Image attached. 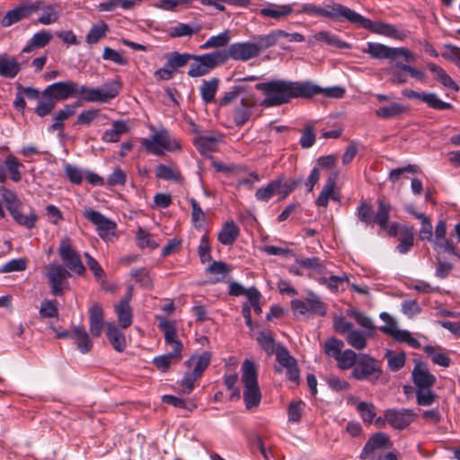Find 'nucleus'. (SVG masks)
<instances>
[{"label": "nucleus", "mask_w": 460, "mask_h": 460, "mask_svg": "<svg viewBox=\"0 0 460 460\" xmlns=\"http://www.w3.org/2000/svg\"><path fill=\"white\" fill-rule=\"evenodd\" d=\"M93 120H100V123L102 125H106L108 122V117L104 114H102L100 112V110H98V109H89V110L82 111L79 114L75 124L88 126Z\"/></svg>", "instance_id": "35"}, {"label": "nucleus", "mask_w": 460, "mask_h": 460, "mask_svg": "<svg viewBox=\"0 0 460 460\" xmlns=\"http://www.w3.org/2000/svg\"><path fill=\"white\" fill-rule=\"evenodd\" d=\"M231 40V33L228 30H225L217 35L211 36L205 43L200 46L202 49L223 48Z\"/></svg>", "instance_id": "45"}, {"label": "nucleus", "mask_w": 460, "mask_h": 460, "mask_svg": "<svg viewBox=\"0 0 460 460\" xmlns=\"http://www.w3.org/2000/svg\"><path fill=\"white\" fill-rule=\"evenodd\" d=\"M84 217L96 226L97 230H113L116 227L114 222L108 219L102 214L93 209H86Z\"/></svg>", "instance_id": "34"}, {"label": "nucleus", "mask_w": 460, "mask_h": 460, "mask_svg": "<svg viewBox=\"0 0 460 460\" xmlns=\"http://www.w3.org/2000/svg\"><path fill=\"white\" fill-rule=\"evenodd\" d=\"M220 139L219 136L207 135L198 137L194 144L200 154L209 155L217 148V144Z\"/></svg>", "instance_id": "32"}, {"label": "nucleus", "mask_w": 460, "mask_h": 460, "mask_svg": "<svg viewBox=\"0 0 460 460\" xmlns=\"http://www.w3.org/2000/svg\"><path fill=\"white\" fill-rule=\"evenodd\" d=\"M130 276L143 288L151 289L153 288V278L147 268L132 269Z\"/></svg>", "instance_id": "42"}, {"label": "nucleus", "mask_w": 460, "mask_h": 460, "mask_svg": "<svg viewBox=\"0 0 460 460\" xmlns=\"http://www.w3.org/2000/svg\"><path fill=\"white\" fill-rule=\"evenodd\" d=\"M431 388L415 389L416 402L419 406L428 407L437 401L438 394Z\"/></svg>", "instance_id": "46"}, {"label": "nucleus", "mask_w": 460, "mask_h": 460, "mask_svg": "<svg viewBox=\"0 0 460 460\" xmlns=\"http://www.w3.org/2000/svg\"><path fill=\"white\" fill-rule=\"evenodd\" d=\"M72 340L75 341L77 349L82 354H86L93 349V342L84 326H75L72 329Z\"/></svg>", "instance_id": "23"}, {"label": "nucleus", "mask_w": 460, "mask_h": 460, "mask_svg": "<svg viewBox=\"0 0 460 460\" xmlns=\"http://www.w3.org/2000/svg\"><path fill=\"white\" fill-rule=\"evenodd\" d=\"M80 84L73 81L57 82L49 84L43 91V96L54 101H65L78 95Z\"/></svg>", "instance_id": "13"}, {"label": "nucleus", "mask_w": 460, "mask_h": 460, "mask_svg": "<svg viewBox=\"0 0 460 460\" xmlns=\"http://www.w3.org/2000/svg\"><path fill=\"white\" fill-rule=\"evenodd\" d=\"M0 194H1L3 200L5 202L9 212H12L20 208L21 203H20L17 194L14 190H12L4 186H1L0 187Z\"/></svg>", "instance_id": "54"}, {"label": "nucleus", "mask_w": 460, "mask_h": 460, "mask_svg": "<svg viewBox=\"0 0 460 460\" xmlns=\"http://www.w3.org/2000/svg\"><path fill=\"white\" fill-rule=\"evenodd\" d=\"M379 317L385 324L378 329L386 335L391 336L398 342H402V330L398 329L397 322L386 312H382Z\"/></svg>", "instance_id": "27"}, {"label": "nucleus", "mask_w": 460, "mask_h": 460, "mask_svg": "<svg viewBox=\"0 0 460 460\" xmlns=\"http://www.w3.org/2000/svg\"><path fill=\"white\" fill-rule=\"evenodd\" d=\"M212 354L209 351H203L199 356H192L190 358H189L185 365L189 367H191V365L194 366L193 372L197 374V376H202L204 371L208 367L210 361H211Z\"/></svg>", "instance_id": "31"}, {"label": "nucleus", "mask_w": 460, "mask_h": 460, "mask_svg": "<svg viewBox=\"0 0 460 460\" xmlns=\"http://www.w3.org/2000/svg\"><path fill=\"white\" fill-rule=\"evenodd\" d=\"M5 166L10 173V178L14 182H18L22 179L20 169L23 167L22 164L13 155H9L5 159Z\"/></svg>", "instance_id": "51"}, {"label": "nucleus", "mask_w": 460, "mask_h": 460, "mask_svg": "<svg viewBox=\"0 0 460 460\" xmlns=\"http://www.w3.org/2000/svg\"><path fill=\"white\" fill-rule=\"evenodd\" d=\"M34 7L33 13L40 12L38 22L43 25H49L58 21L62 9L58 4H48L43 1L31 3Z\"/></svg>", "instance_id": "15"}, {"label": "nucleus", "mask_w": 460, "mask_h": 460, "mask_svg": "<svg viewBox=\"0 0 460 460\" xmlns=\"http://www.w3.org/2000/svg\"><path fill=\"white\" fill-rule=\"evenodd\" d=\"M257 341L267 355L270 356L275 353V340L270 332H260L257 337Z\"/></svg>", "instance_id": "53"}, {"label": "nucleus", "mask_w": 460, "mask_h": 460, "mask_svg": "<svg viewBox=\"0 0 460 460\" xmlns=\"http://www.w3.org/2000/svg\"><path fill=\"white\" fill-rule=\"evenodd\" d=\"M428 67L433 74L434 79L438 81L443 87L449 88L455 93L459 91V85L451 78L445 69L434 63H429Z\"/></svg>", "instance_id": "29"}, {"label": "nucleus", "mask_w": 460, "mask_h": 460, "mask_svg": "<svg viewBox=\"0 0 460 460\" xmlns=\"http://www.w3.org/2000/svg\"><path fill=\"white\" fill-rule=\"evenodd\" d=\"M266 98L262 105L266 107L279 106L294 98H310L321 92V87L310 82H294L288 80H272L255 85Z\"/></svg>", "instance_id": "1"}, {"label": "nucleus", "mask_w": 460, "mask_h": 460, "mask_svg": "<svg viewBox=\"0 0 460 460\" xmlns=\"http://www.w3.org/2000/svg\"><path fill=\"white\" fill-rule=\"evenodd\" d=\"M376 203L377 209L374 214V225H377L380 228L385 229L388 226V219L393 210L392 206L384 198H379Z\"/></svg>", "instance_id": "26"}, {"label": "nucleus", "mask_w": 460, "mask_h": 460, "mask_svg": "<svg viewBox=\"0 0 460 460\" xmlns=\"http://www.w3.org/2000/svg\"><path fill=\"white\" fill-rule=\"evenodd\" d=\"M358 358V355H357L355 351L348 349L343 350L335 360L340 369L347 370L356 366Z\"/></svg>", "instance_id": "47"}, {"label": "nucleus", "mask_w": 460, "mask_h": 460, "mask_svg": "<svg viewBox=\"0 0 460 460\" xmlns=\"http://www.w3.org/2000/svg\"><path fill=\"white\" fill-rule=\"evenodd\" d=\"M422 102L427 103L433 109L440 111L448 110L452 107L450 103L443 102L436 93H425L422 96Z\"/></svg>", "instance_id": "60"}, {"label": "nucleus", "mask_w": 460, "mask_h": 460, "mask_svg": "<svg viewBox=\"0 0 460 460\" xmlns=\"http://www.w3.org/2000/svg\"><path fill=\"white\" fill-rule=\"evenodd\" d=\"M358 217L360 221L367 223L368 226H374V214L369 204L362 202L357 209Z\"/></svg>", "instance_id": "62"}, {"label": "nucleus", "mask_w": 460, "mask_h": 460, "mask_svg": "<svg viewBox=\"0 0 460 460\" xmlns=\"http://www.w3.org/2000/svg\"><path fill=\"white\" fill-rule=\"evenodd\" d=\"M298 184L296 181H286L285 177L279 176L270 181L267 185L259 188L255 192V198L259 201L268 202L274 195L279 199H285Z\"/></svg>", "instance_id": "10"}, {"label": "nucleus", "mask_w": 460, "mask_h": 460, "mask_svg": "<svg viewBox=\"0 0 460 460\" xmlns=\"http://www.w3.org/2000/svg\"><path fill=\"white\" fill-rule=\"evenodd\" d=\"M109 31L108 25L104 22H99L93 24L86 35V42L88 44H96L102 39Z\"/></svg>", "instance_id": "48"}, {"label": "nucleus", "mask_w": 460, "mask_h": 460, "mask_svg": "<svg viewBox=\"0 0 460 460\" xmlns=\"http://www.w3.org/2000/svg\"><path fill=\"white\" fill-rule=\"evenodd\" d=\"M75 112L73 105L67 104L59 110L54 117V123L49 128V132L63 129L64 121L73 116Z\"/></svg>", "instance_id": "40"}, {"label": "nucleus", "mask_w": 460, "mask_h": 460, "mask_svg": "<svg viewBox=\"0 0 460 460\" xmlns=\"http://www.w3.org/2000/svg\"><path fill=\"white\" fill-rule=\"evenodd\" d=\"M347 342L356 349H363L367 345V340L363 332L352 330L347 335Z\"/></svg>", "instance_id": "58"}, {"label": "nucleus", "mask_w": 460, "mask_h": 460, "mask_svg": "<svg viewBox=\"0 0 460 460\" xmlns=\"http://www.w3.org/2000/svg\"><path fill=\"white\" fill-rule=\"evenodd\" d=\"M155 176L165 181H179L181 173L172 166L159 164L155 168Z\"/></svg>", "instance_id": "52"}, {"label": "nucleus", "mask_w": 460, "mask_h": 460, "mask_svg": "<svg viewBox=\"0 0 460 460\" xmlns=\"http://www.w3.org/2000/svg\"><path fill=\"white\" fill-rule=\"evenodd\" d=\"M382 372L381 366L376 358L368 354H359L350 376L358 381L375 383L380 378Z\"/></svg>", "instance_id": "9"}, {"label": "nucleus", "mask_w": 460, "mask_h": 460, "mask_svg": "<svg viewBox=\"0 0 460 460\" xmlns=\"http://www.w3.org/2000/svg\"><path fill=\"white\" fill-rule=\"evenodd\" d=\"M390 446L391 442L388 435L384 432L375 433L365 444L359 457L367 459L376 453L384 452L383 450L387 449Z\"/></svg>", "instance_id": "16"}, {"label": "nucleus", "mask_w": 460, "mask_h": 460, "mask_svg": "<svg viewBox=\"0 0 460 460\" xmlns=\"http://www.w3.org/2000/svg\"><path fill=\"white\" fill-rule=\"evenodd\" d=\"M241 373L245 408L247 410L256 408L261 400V392L258 383V367L253 361L246 358L242 364Z\"/></svg>", "instance_id": "4"}, {"label": "nucleus", "mask_w": 460, "mask_h": 460, "mask_svg": "<svg viewBox=\"0 0 460 460\" xmlns=\"http://www.w3.org/2000/svg\"><path fill=\"white\" fill-rule=\"evenodd\" d=\"M191 58V54L174 52L168 57L166 63L175 72L177 68L184 66Z\"/></svg>", "instance_id": "59"}, {"label": "nucleus", "mask_w": 460, "mask_h": 460, "mask_svg": "<svg viewBox=\"0 0 460 460\" xmlns=\"http://www.w3.org/2000/svg\"><path fill=\"white\" fill-rule=\"evenodd\" d=\"M131 290L132 287L128 288L127 296L120 299L119 304L115 306V312L117 314L118 322L119 325L124 329H127L132 323V310L129 305Z\"/></svg>", "instance_id": "22"}, {"label": "nucleus", "mask_w": 460, "mask_h": 460, "mask_svg": "<svg viewBox=\"0 0 460 460\" xmlns=\"http://www.w3.org/2000/svg\"><path fill=\"white\" fill-rule=\"evenodd\" d=\"M191 59H193V63L188 71L190 77L203 76L215 67L225 64L220 50L203 55H192Z\"/></svg>", "instance_id": "11"}, {"label": "nucleus", "mask_w": 460, "mask_h": 460, "mask_svg": "<svg viewBox=\"0 0 460 460\" xmlns=\"http://www.w3.org/2000/svg\"><path fill=\"white\" fill-rule=\"evenodd\" d=\"M415 389L432 387L436 383V376L429 373L426 364L417 362L411 373Z\"/></svg>", "instance_id": "20"}, {"label": "nucleus", "mask_w": 460, "mask_h": 460, "mask_svg": "<svg viewBox=\"0 0 460 460\" xmlns=\"http://www.w3.org/2000/svg\"><path fill=\"white\" fill-rule=\"evenodd\" d=\"M305 403L301 400L292 401L288 406V419L289 422L299 423L304 411Z\"/></svg>", "instance_id": "56"}, {"label": "nucleus", "mask_w": 460, "mask_h": 460, "mask_svg": "<svg viewBox=\"0 0 460 460\" xmlns=\"http://www.w3.org/2000/svg\"><path fill=\"white\" fill-rule=\"evenodd\" d=\"M68 277H70L69 271L62 265H52L49 268L48 279L51 286V293L54 296L62 295L64 285Z\"/></svg>", "instance_id": "18"}, {"label": "nucleus", "mask_w": 460, "mask_h": 460, "mask_svg": "<svg viewBox=\"0 0 460 460\" xmlns=\"http://www.w3.org/2000/svg\"><path fill=\"white\" fill-rule=\"evenodd\" d=\"M253 106L254 102L250 98L243 99L240 104L236 106L234 112V120L237 126H243L249 120Z\"/></svg>", "instance_id": "30"}, {"label": "nucleus", "mask_w": 460, "mask_h": 460, "mask_svg": "<svg viewBox=\"0 0 460 460\" xmlns=\"http://www.w3.org/2000/svg\"><path fill=\"white\" fill-rule=\"evenodd\" d=\"M349 314L355 319L358 324L365 328L367 336L375 337L376 335V327L372 319L358 310H351Z\"/></svg>", "instance_id": "41"}, {"label": "nucleus", "mask_w": 460, "mask_h": 460, "mask_svg": "<svg viewBox=\"0 0 460 460\" xmlns=\"http://www.w3.org/2000/svg\"><path fill=\"white\" fill-rule=\"evenodd\" d=\"M158 329L164 332L165 343L172 348L169 353L157 356L153 359L154 366L159 371L165 373L171 365L181 360L183 345L177 338V328L174 321L163 319L158 323Z\"/></svg>", "instance_id": "2"}, {"label": "nucleus", "mask_w": 460, "mask_h": 460, "mask_svg": "<svg viewBox=\"0 0 460 460\" xmlns=\"http://www.w3.org/2000/svg\"><path fill=\"white\" fill-rule=\"evenodd\" d=\"M424 351L431 358V360L434 364L447 367L450 365L449 357L438 351L435 347L432 346H424Z\"/></svg>", "instance_id": "55"}, {"label": "nucleus", "mask_w": 460, "mask_h": 460, "mask_svg": "<svg viewBox=\"0 0 460 460\" xmlns=\"http://www.w3.org/2000/svg\"><path fill=\"white\" fill-rule=\"evenodd\" d=\"M357 410L364 422L370 424L376 417L375 407L372 403L361 402L358 404Z\"/></svg>", "instance_id": "63"}, {"label": "nucleus", "mask_w": 460, "mask_h": 460, "mask_svg": "<svg viewBox=\"0 0 460 460\" xmlns=\"http://www.w3.org/2000/svg\"><path fill=\"white\" fill-rule=\"evenodd\" d=\"M34 7L31 3L22 4L8 11L1 20L3 27H9L22 19L30 17L33 13Z\"/></svg>", "instance_id": "21"}, {"label": "nucleus", "mask_w": 460, "mask_h": 460, "mask_svg": "<svg viewBox=\"0 0 460 460\" xmlns=\"http://www.w3.org/2000/svg\"><path fill=\"white\" fill-rule=\"evenodd\" d=\"M348 22L356 24L358 27L369 30L372 32L385 36H394L395 33V30L393 26L384 22H372L351 9Z\"/></svg>", "instance_id": "14"}, {"label": "nucleus", "mask_w": 460, "mask_h": 460, "mask_svg": "<svg viewBox=\"0 0 460 460\" xmlns=\"http://www.w3.org/2000/svg\"><path fill=\"white\" fill-rule=\"evenodd\" d=\"M441 56L453 62L460 69V48L453 45H446Z\"/></svg>", "instance_id": "64"}, {"label": "nucleus", "mask_w": 460, "mask_h": 460, "mask_svg": "<svg viewBox=\"0 0 460 460\" xmlns=\"http://www.w3.org/2000/svg\"><path fill=\"white\" fill-rule=\"evenodd\" d=\"M344 347V342L336 338H330L325 341L324 352L328 357L333 358L334 359L342 352L341 349Z\"/></svg>", "instance_id": "57"}, {"label": "nucleus", "mask_w": 460, "mask_h": 460, "mask_svg": "<svg viewBox=\"0 0 460 460\" xmlns=\"http://www.w3.org/2000/svg\"><path fill=\"white\" fill-rule=\"evenodd\" d=\"M200 378L199 376H197L196 373L191 371L185 372L180 386H181V392L185 394H190L194 389V384L195 382Z\"/></svg>", "instance_id": "61"}, {"label": "nucleus", "mask_w": 460, "mask_h": 460, "mask_svg": "<svg viewBox=\"0 0 460 460\" xmlns=\"http://www.w3.org/2000/svg\"><path fill=\"white\" fill-rule=\"evenodd\" d=\"M130 129L129 124L125 120H116L112 123L111 129H107L102 136V140L106 143H116L119 141L122 135Z\"/></svg>", "instance_id": "25"}, {"label": "nucleus", "mask_w": 460, "mask_h": 460, "mask_svg": "<svg viewBox=\"0 0 460 460\" xmlns=\"http://www.w3.org/2000/svg\"><path fill=\"white\" fill-rule=\"evenodd\" d=\"M307 308L309 313L317 314L319 316H324L327 313L326 305L321 300V298L314 292H309L305 297Z\"/></svg>", "instance_id": "43"}, {"label": "nucleus", "mask_w": 460, "mask_h": 460, "mask_svg": "<svg viewBox=\"0 0 460 460\" xmlns=\"http://www.w3.org/2000/svg\"><path fill=\"white\" fill-rule=\"evenodd\" d=\"M121 88L119 81L113 80L102 84L101 87H87L80 85L79 95L87 102L106 103L118 96Z\"/></svg>", "instance_id": "8"}, {"label": "nucleus", "mask_w": 460, "mask_h": 460, "mask_svg": "<svg viewBox=\"0 0 460 460\" xmlns=\"http://www.w3.org/2000/svg\"><path fill=\"white\" fill-rule=\"evenodd\" d=\"M21 70V65L16 58L7 54L0 55V75L5 78H14Z\"/></svg>", "instance_id": "24"}, {"label": "nucleus", "mask_w": 460, "mask_h": 460, "mask_svg": "<svg viewBox=\"0 0 460 460\" xmlns=\"http://www.w3.org/2000/svg\"><path fill=\"white\" fill-rule=\"evenodd\" d=\"M106 335L116 351L121 352L126 349L125 335L113 323H107Z\"/></svg>", "instance_id": "28"}, {"label": "nucleus", "mask_w": 460, "mask_h": 460, "mask_svg": "<svg viewBox=\"0 0 460 460\" xmlns=\"http://www.w3.org/2000/svg\"><path fill=\"white\" fill-rule=\"evenodd\" d=\"M350 8L339 3L328 4L325 7H321L312 3L303 4L296 13H306L310 16L328 18L334 21L348 22Z\"/></svg>", "instance_id": "7"}, {"label": "nucleus", "mask_w": 460, "mask_h": 460, "mask_svg": "<svg viewBox=\"0 0 460 460\" xmlns=\"http://www.w3.org/2000/svg\"><path fill=\"white\" fill-rule=\"evenodd\" d=\"M292 13L291 4L276 5L269 4L267 7L261 9L260 13L263 17H270L274 19H279L287 16Z\"/></svg>", "instance_id": "39"}, {"label": "nucleus", "mask_w": 460, "mask_h": 460, "mask_svg": "<svg viewBox=\"0 0 460 460\" xmlns=\"http://www.w3.org/2000/svg\"><path fill=\"white\" fill-rule=\"evenodd\" d=\"M201 27L199 25L179 22L175 26L170 28L169 35L172 38L191 36L198 33Z\"/></svg>", "instance_id": "44"}, {"label": "nucleus", "mask_w": 460, "mask_h": 460, "mask_svg": "<svg viewBox=\"0 0 460 460\" xmlns=\"http://www.w3.org/2000/svg\"><path fill=\"white\" fill-rule=\"evenodd\" d=\"M141 145L147 153L155 155H163L166 152H175L181 148L180 140L165 128L155 130L149 137L142 138Z\"/></svg>", "instance_id": "5"}, {"label": "nucleus", "mask_w": 460, "mask_h": 460, "mask_svg": "<svg viewBox=\"0 0 460 460\" xmlns=\"http://www.w3.org/2000/svg\"><path fill=\"white\" fill-rule=\"evenodd\" d=\"M219 85V80L216 77L211 78L208 81H203L199 90H200V95L201 99L205 103H210L214 102L215 95L217 92Z\"/></svg>", "instance_id": "37"}, {"label": "nucleus", "mask_w": 460, "mask_h": 460, "mask_svg": "<svg viewBox=\"0 0 460 460\" xmlns=\"http://www.w3.org/2000/svg\"><path fill=\"white\" fill-rule=\"evenodd\" d=\"M336 179H337V172L332 173L330 175L326 181V183L320 192L317 199H316V205L320 207H327L329 199L332 198V199H336L334 195V188L336 184Z\"/></svg>", "instance_id": "33"}, {"label": "nucleus", "mask_w": 460, "mask_h": 460, "mask_svg": "<svg viewBox=\"0 0 460 460\" xmlns=\"http://www.w3.org/2000/svg\"><path fill=\"white\" fill-rule=\"evenodd\" d=\"M270 47L274 46L279 38H287L289 42H302L305 40L304 35L299 32L288 33L282 30H277L267 34Z\"/></svg>", "instance_id": "50"}, {"label": "nucleus", "mask_w": 460, "mask_h": 460, "mask_svg": "<svg viewBox=\"0 0 460 460\" xmlns=\"http://www.w3.org/2000/svg\"><path fill=\"white\" fill-rule=\"evenodd\" d=\"M267 34L255 35L251 40L241 41L231 44L226 49H220L223 54V60L226 63L228 59L246 62L260 56V54L270 48Z\"/></svg>", "instance_id": "3"}, {"label": "nucleus", "mask_w": 460, "mask_h": 460, "mask_svg": "<svg viewBox=\"0 0 460 460\" xmlns=\"http://www.w3.org/2000/svg\"><path fill=\"white\" fill-rule=\"evenodd\" d=\"M58 252L64 265L68 270H71L77 275H84L85 267L84 266L80 255L73 248L69 239H63L60 243Z\"/></svg>", "instance_id": "12"}, {"label": "nucleus", "mask_w": 460, "mask_h": 460, "mask_svg": "<svg viewBox=\"0 0 460 460\" xmlns=\"http://www.w3.org/2000/svg\"><path fill=\"white\" fill-rule=\"evenodd\" d=\"M52 40V34L49 31H40L35 33L29 43L22 49L23 53H30L34 49L44 48Z\"/></svg>", "instance_id": "36"}, {"label": "nucleus", "mask_w": 460, "mask_h": 460, "mask_svg": "<svg viewBox=\"0 0 460 460\" xmlns=\"http://www.w3.org/2000/svg\"><path fill=\"white\" fill-rule=\"evenodd\" d=\"M89 330L93 337L98 338L102 335L104 326V311L98 303L93 304L88 310Z\"/></svg>", "instance_id": "19"}, {"label": "nucleus", "mask_w": 460, "mask_h": 460, "mask_svg": "<svg viewBox=\"0 0 460 460\" xmlns=\"http://www.w3.org/2000/svg\"><path fill=\"white\" fill-rule=\"evenodd\" d=\"M363 52L369 54L373 58L389 59V69L393 72L395 80L398 83H401L402 81L401 75V70L402 68L400 66V61L397 60L398 58L402 57V49L389 48L384 44L376 42H367V48L363 49Z\"/></svg>", "instance_id": "6"}, {"label": "nucleus", "mask_w": 460, "mask_h": 460, "mask_svg": "<svg viewBox=\"0 0 460 460\" xmlns=\"http://www.w3.org/2000/svg\"><path fill=\"white\" fill-rule=\"evenodd\" d=\"M447 232H420L422 240H429L434 244L438 252L456 253L455 244L451 238L447 236Z\"/></svg>", "instance_id": "17"}, {"label": "nucleus", "mask_w": 460, "mask_h": 460, "mask_svg": "<svg viewBox=\"0 0 460 460\" xmlns=\"http://www.w3.org/2000/svg\"><path fill=\"white\" fill-rule=\"evenodd\" d=\"M13 219L22 226L27 228H32L37 221V215L33 210H31L28 214H23L20 208L10 212Z\"/></svg>", "instance_id": "49"}, {"label": "nucleus", "mask_w": 460, "mask_h": 460, "mask_svg": "<svg viewBox=\"0 0 460 460\" xmlns=\"http://www.w3.org/2000/svg\"><path fill=\"white\" fill-rule=\"evenodd\" d=\"M313 38L317 41H323L327 45L337 49H350V44L340 40L338 36L330 31H319L315 33Z\"/></svg>", "instance_id": "38"}]
</instances>
